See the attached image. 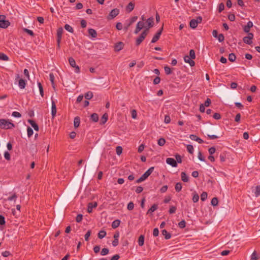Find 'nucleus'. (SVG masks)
<instances>
[{
	"mask_svg": "<svg viewBox=\"0 0 260 260\" xmlns=\"http://www.w3.org/2000/svg\"><path fill=\"white\" fill-rule=\"evenodd\" d=\"M63 28L60 27H59L57 30V39L61 40L62 38V34L63 33Z\"/></svg>",
	"mask_w": 260,
	"mask_h": 260,
	"instance_id": "obj_20",
	"label": "nucleus"
},
{
	"mask_svg": "<svg viewBox=\"0 0 260 260\" xmlns=\"http://www.w3.org/2000/svg\"><path fill=\"white\" fill-rule=\"evenodd\" d=\"M119 10L117 8L112 10L107 16V19L108 20H111L114 18L119 14Z\"/></svg>",
	"mask_w": 260,
	"mask_h": 260,
	"instance_id": "obj_5",
	"label": "nucleus"
},
{
	"mask_svg": "<svg viewBox=\"0 0 260 260\" xmlns=\"http://www.w3.org/2000/svg\"><path fill=\"white\" fill-rule=\"evenodd\" d=\"M108 118V115L107 113H105L104 114H103L101 119L100 124L102 125L104 124L107 122Z\"/></svg>",
	"mask_w": 260,
	"mask_h": 260,
	"instance_id": "obj_21",
	"label": "nucleus"
},
{
	"mask_svg": "<svg viewBox=\"0 0 260 260\" xmlns=\"http://www.w3.org/2000/svg\"><path fill=\"white\" fill-rule=\"evenodd\" d=\"M258 259V256H257V253L255 251H254L251 255L250 260H257Z\"/></svg>",
	"mask_w": 260,
	"mask_h": 260,
	"instance_id": "obj_48",
	"label": "nucleus"
},
{
	"mask_svg": "<svg viewBox=\"0 0 260 260\" xmlns=\"http://www.w3.org/2000/svg\"><path fill=\"white\" fill-rule=\"evenodd\" d=\"M208 194L206 192H203L201 195V199L202 201H205L207 198Z\"/></svg>",
	"mask_w": 260,
	"mask_h": 260,
	"instance_id": "obj_45",
	"label": "nucleus"
},
{
	"mask_svg": "<svg viewBox=\"0 0 260 260\" xmlns=\"http://www.w3.org/2000/svg\"><path fill=\"white\" fill-rule=\"evenodd\" d=\"M199 195L196 193H193V197H192V201L194 203H197L199 201Z\"/></svg>",
	"mask_w": 260,
	"mask_h": 260,
	"instance_id": "obj_40",
	"label": "nucleus"
},
{
	"mask_svg": "<svg viewBox=\"0 0 260 260\" xmlns=\"http://www.w3.org/2000/svg\"><path fill=\"white\" fill-rule=\"evenodd\" d=\"M220 160L221 162H223L225 161L226 154L224 153H222L219 155Z\"/></svg>",
	"mask_w": 260,
	"mask_h": 260,
	"instance_id": "obj_43",
	"label": "nucleus"
},
{
	"mask_svg": "<svg viewBox=\"0 0 260 260\" xmlns=\"http://www.w3.org/2000/svg\"><path fill=\"white\" fill-rule=\"evenodd\" d=\"M24 75L26 77V79L28 80H30L29 76V72L27 69H25L24 70Z\"/></svg>",
	"mask_w": 260,
	"mask_h": 260,
	"instance_id": "obj_55",
	"label": "nucleus"
},
{
	"mask_svg": "<svg viewBox=\"0 0 260 260\" xmlns=\"http://www.w3.org/2000/svg\"><path fill=\"white\" fill-rule=\"evenodd\" d=\"M135 8V4L132 2H130L126 6V10L128 12H132Z\"/></svg>",
	"mask_w": 260,
	"mask_h": 260,
	"instance_id": "obj_19",
	"label": "nucleus"
},
{
	"mask_svg": "<svg viewBox=\"0 0 260 260\" xmlns=\"http://www.w3.org/2000/svg\"><path fill=\"white\" fill-rule=\"evenodd\" d=\"M168 188V185H164L160 189V191L161 193H165L167 191V189Z\"/></svg>",
	"mask_w": 260,
	"mask_h": 260,
	"instance_id": "obj_61",
	"label": "nucleus"
},
{
	"mask_svg": "<svg viewBox=\"0 0 260 260\" xmlns=\"http://www.w3.org/2000/svg\"><path fill=\"white\" fill-rule=\"evenodd\" d=\"M124 44L122 42H119L116 43L114 46V50L115 51L118 52L123 49Z\"/></svg>",
	"mask_w": 260,
	"mask_h": 260,
	"instance_id": "obj_14",
	"label": "nucleus"
},
{
	"mask_svg": "<svg viewBox=\"0 0 260 260\" xmlns=\"http://www.w3.org/2000/svg\"><path fill=\"white\" fill-rule=\"evenodd\" d=\"M216 151V149L214 147H212L208 149V152L210 155H212Z\"/></svg>",
	"mask_w": 260,
	"mask_h": 260,
	"instance_id": "obj_63",
	"label": "nucleus"
},
{
	"mask_svg": "<svg viewBox=\"0 0 260 260\" xmlns=\"http://www.w3.org/2000/svg\"><path fill=\"white\" fill-rule=\"evenodd\" d=\"M132 117L133 119H136L137 116V111L135 109H133L131 111Z\"/></svg>",
	"mask_w": 260,
	"mask_h": 260,
	"instance_id": "obj_56",
	"label": "nucleus"
},
{
	"mask_svg": "<svg viewBox=\"0 0 260 260\" xmlns=\"http://www.w3.org/2000/svg\"><path fill=\"white\" fill-rule=\"evenodd\" d=\"M218 39V40L219 42H222L224 41V37L223 34H220L218 35L217 37L216 38Z\"/></svg>",
	"mask_w": 260,
	"mask_h": 260,
	"instance_id": "obj_53",
	"label": "nucleus"
},
{
	"mask_svg": "<svg viewBox=\"0 0 260 260\" xmlns=\"http://www.w3.org/2000/svg\"><path fill=\"white\" fill-rule=\"evenodd\" d=\"M189 57H190L192 59H195V58H196V54H195V51H194V50L191 49L189 51Z\"/></svg>",
	"mask_w": 260,
	"mask_h": 260,
	"instance_id": "obj_44",
	"label": "nucleus"
},
{
	"mask_svg": "<svg viewBox=\"0 0 260 260\" xmlns=\"http://www.w3.org/2000/svg\"><path fill=\"white\" fill-rule=\"evenodd\" d=\"M127 208L128 210H132L134 208V204L132 202H129Z\"/></svg>",
	"mask_w": 260,
	"mask_h": 260,
	"instance_id": "obj_58",
	"label": "nucleus"
},
{
	"mask_svg": "<svg viewBox=\"0 0 260 260\" xmlns=\"http://www.w3.org/2000/svg\"><path fill=\"white\" fill-rule=\"evenodd\" d=\"M52 106H51V114L53 118H54L56 114V107L55 102L52 100L51 102Z\"/></svg>",
	"mask_w": 260,
	"mask_h": 260,
	"instance_id": "obj_13",
	"label": "nucleus"
},
{
	"mask_svg": "<svg viewBox=\"0 0 260 260\" xmlns=\"http://www.w3.org/2000/svg\"><path fill=\"white\" fill-rule=\"evenodd\" d=\"M93 96L92 92L88 91L85 94V98L87 100H90Z\"/></svg>",
	"mask_w": 260,
	"mask_h": 260,
	"instance_id": "obj_39",
	"label": "nucleus"
},
{
	"mask_svg": "<svg viewBox=\"0 0 260 260\" xmlns=\"http://www.w3.org/2000/svg\"><path fill=\"white\" fill-rule=\"evenodd\" d=\"M90 120L93 122H96L99 120V115L97 113H93L91 115Z\"/></svg>",
	"mask_w": 260,
	"mask_h": 260,
	"instance_id": "obj_24",
	"label": "nucleus"
},
{
	"mask_svg": "<svg viewBox=\"0 0 260 260\" xmlns=\"http://www.w3.org/2000/svg\"><path fill=\"white\" fill-rule=\"evenodd\" d=\"M27 132L28 137H29V138H30L31 136H32V135L34 134V131L32 130V129L29 126L27 127Z\"/></svg>",
	"mask_w": 260,
	"mask_h": 260,
	"instance_id": "obj_41",
	"label": "nucleus"
},
{
	"mask_svg": "<svg viewBox=\"0 0 260 260\" xmlns=\"http://www.w3.org/2000/svg\"><path fill=\"white\" fill-rule=\"evenodd\" d=\"M10 25V22L8 20H0V27L6 28Z\"/></svg>",
	"mask_w": 260,
	"mask_h": 260,
	"instance_id": "obj_9",
	"label": "nucleus"
},
{
	"mask_svg": "<svg viewBox=\"0 0 260 260\" xmlns=\"http://www.w3.org/2000/svg\"><path fill=\"white\" fill-rule=\"evenodd\" d=\"M166 162L171 166L173 167H177V163L175 159L173 158H167L166 159Z\"/></svg>",
	"mask_w": 260,
	"mask_h": 260,
	"instance_id": "obj_8",
	"label": "nucleus"
},
{
	"mask_svg": "<svg viewBox=\"0 0 260 260\" xmlns=\"http://www.w3.org/2000/svg\"><path fill=\"white\" fill-rule=\"evenodd\" d=\"M202 21V17L201 16H198L197 18L192 19L189 22V26L191 28H196L199 23H201Z\"/></svg>",
	"mask_w": 260,
	"mask_h": 260,
	"instance_id": "obj_3",
	"label": "nucleus"
},
{
	"mask_svg": "<svg viewBox=\"0 0 260 260\" xmlns=\"http://www.w3.org/2000/svg\"><path fill=\"white\" fill-rule=\"evenodd\" d=\"M224 9V5L223 3H220L218 6V12H221Z\"/></svg>",
	"mask_w": 260,
	"mask_h": 260,
	"instance_id": "obj_64",
	"label": "nucleus"
},
{
	"mask_svg": "<svg viewBox=\"0 0 260 260\" xmlns=\"http://www.w3.org/2000/svg\"><path fill=\"white\" fill-rule=\"evenodd\" d=\"M38 87L39 88L40 95H41L42 97H43L44 96V90H43V86L42 85L41 82H38Z\"/></svg>",
	"mask_w": 260,
	"mask_h": 260,
	"instance_id": "obj_34",
	"label": "nucleus"
},
{
	"mask_svg": "<svg viewBox=\"0 0 260 260\" xmlns=\"http://www.w3.org/2000/svg\"><path fill=\"white\" fill-rule=\"evenodd\" d=\"M23 31L25 32H26L27 34H28L29 35H30V36H34V33L33 32V31L30 29H28L27 28H23Z\"/></svg>",
	"mask_w": 260,
	"mask_h": 260,
	"instance_id": "obj_49",
	"label": "nucleus"
},
{
	"mask_svg": "<svg viewBox=\"0 0 260 260\" xmlns=\"http://www.w3.org/2000/svg\"><path fill=\"white\" fill-rule=\"evenodd\" d=\"M5 217L3 215H0V225H4L5 224Z\"/></svg>",
	"mask_w": 260,
	"mask_h": 260,
	"instance_id": "obj_60",
	"label": "nucleus"
},
{
	"mask_svg": "<svg viewBox=\"0 0 260 260\" xmlns=\"http://www.w3.org/2000/svg\"><path fill=\"white\" fill-rule=\"evenodd\" d=\"M166 143V140L164 138H160L158 140V142H157V144L158 145L160 146H162L165 145Z\"/></svg>",
	"mask_w": 260,
	"mask_h": 260,
	"instance_id": "obj_42",
	"label": "nucleus"
},
{
	"mask_svg": "<svg viewBox=\"0 0 260 260\" xmlns=\"http://www.w3.org/2000/svg\"><path fill=\"white\" fill-rule=\"evenodd\" d=\"M185 225H186V222L184 220H181L178 223V226L181 229H183V228H185Z\"/></svg>",
	"mask_w": 260,
	"mask_h": 260,
	"instance_id": "obj_47",
	"label": "nucleus"
},
{
	"mask_svg": "<svg viewBox=\"0 0 260 260\" xmlns=\"http://www.w3.org/2000/svg\"><path fill=\"white\" fill-rule=\"evenodd\" d=\"M15 127V124L10 122L9 119H0V128L10 129Z\"/></svg>",
	"mask_w": 260,
	"mask_h": 260,
	"instance_id": "obj_1",
	"label": "nucleus"
},
{
	"mask_svg": "<svg viewBox=\"0 0 260 260\" xmlns=\"http://www.w3.org/2000/svg\"><path fill=\"white\" fill-rule=\"evenodd\" d=\"M116 152L117 155H120L122 152V148L121 146H117L116 148Z\"/></svg>",
	"mask_w": 260,
	"mask_h": 260,
	"instance_id": "obj_51",
	"label": "nucleus"
},
{
	"mask_svg": "<svg viewBox=\"0 0 260 260\" xmlns=\"http://www.w3.org/2000/svg\"><path fill=\"white\" fill-rule=\"evenodd\" d=\"M69 62L71 67L75 68V72H76V73L79 72V71H80L79 67L78 66H76V61L73 57H70L69 58Z\"/></svg>",
	"mask_w": 260,
	"mask_h": 260,
	"instance_id": "obj_7",
	"label": "nucleus"
},
{
	"mask_svg": "<svg viewBox=\"0 0 260 260\" xmlns=\"http://www.w3.org/2000/svg\"><path fill=\"white\" fill-rule=\"evenodd\" d=\"M148 32V28L145 29L141 34V35L137 39L136 45L139 46L146 37Z\"/></svg>",
	"mask_w": 260,
	"mask_h": 260,
	"instance_id": "obj_4",
	"label": "nucleus"
},
{
	"mask_svg": "<svg viewBox=\"0 0 260 260\" xmlns=\"http://www.w3.org/2000/svg\"><path fill=\"white\" fill-rule=\"evenodd\" d=\"M254 193L256 197L260 196V185H257L255 187Z\"/></svg>",
	"mask_w": 260,
	"mask_h": 260,
	"instance_id": "obj_30",
	"label": "nucleus"
},
{
	"mask_svg": "<svg viewBox=\"0 0 260 260\" xmlns=\"http://www.w3.org/2000/svg\"><path fill=\"white\" fill-rule=\"evenodd\" d=\"M162 235L165 236L166 239L168 240L171 238V235L170 233H168L167 230H163L161 231Z\"/></svg>",
	"mask_w": 260,
	"mask_h": 260,
	"instance_id": "obj_25",
	"label": "nucleus"
},
{
	"mask_svg": "<svg viewBox=\"0 0 260 260\" xmlns=\"http://www.w3.org/2000/svg\"><path fill=\"white\" fill-rule=\"evenodd\" d=\"M9 57L5 54L2 52H0V59L4 61H8L9 60Z\"/></svg>",
	"mask_w": 260,
	"mask_h": 260,
	"instance_id": "obj_31",
	"label": "nucleus"
},
{
	"mask_svg": "<svg viewBox=\"0 0 260 260\" xmlns=\"http://www.w3.org/2000/svg\"><path fill=\"white\" fill-rule=\"evenodd\" d=\"M158 208L157 204H153L151 208L148 210L147 214H152Z\"/></svg>",
	"mask_w": 260,
	"mask_h": 260,
	"instance_id": "obj_22",
	"label": "nucleus"
},
{
	"mask_svg": "<svg viewBox=\"0 0 260 260\" xmlns=\"http://www.w3.org/2000/svg\"><path fill=\"white\" fill-rule=\"evenodd\" d=\"M198 158L199 160L202 161H205V159L204 157L203 156L202 153L201 151H199L198 153Z\"/></svg>",
	"mask_w": 260,
	"mask_h": 260,
	"instance_id": "obj_62",
	"label": "nucleus"
},
{
	"mask_svg": "<svg viewBox=\"0 0 260 260\" xmlns=\"http://www.w3.org/2000/svg\"><path fill=\"white\" fill-rule=\"evenodd\" d=\"M90 235H91V231L88 230L84 236L85 241H88L89 240V237H90Z\"/></svg>",
	"mask_w": 260,
	"mask_h": 260,
	"instance_id": "obj_57",
	"label": "nucleus"
},
{
	"mask_svg": "<svg viewBox=\"0 0 260 260\" xmlns=\"http://www.w3.org/2000/svg\"><path fill=\"white\" fill-rule=\"evenodd\" d=\"M186 148H187V151L190 153V154H193V147L192 145H190V144H188L186 146Z\"/></svg>",
	"mask_w": 260,
	"mask_h": 260,
	"instance_id": "obj_36",
	"label": "nucleus"
},
{
	"mask_svg": "<svg viewBox=\"0 0 260 260\" xmlns=\"http://www.w3.org/2000/svg\"><path fill=\"white\" fill-rule=\"evenodd\" d=\"M163 30V27H161L156 33V34L153 36L152 40L151 43H154L156 42L159 39L160 35H161L162 31Z\"/></svg>",
	"mask_w": 260,
	"mask_h": 260,
	"instance_id": "obj_6",
	"label": "nucleus"
},
{
	"mask_svg": "<svg viewBox=\"0 0 260 260\" xmlns=\"http://www.w3.org/2000/svg\"><path fill=\"white\" fill-rule=\"evenodd\" d=\"M181 180L184 182H187L189 181L188 177L184 172L181 173Z\"/></svg>",
	"mask_w": 260,
	"mask_h": 260,
	"instance_id": "obj_23",
	"label": "nucleus"
},
{
	"mask_svg": "<svg viewBox=\"0 0 260 260\" xmlns=\"http://www.w3.org/2000/svg\"><path fill=\"white\" fill-rule=\"evenodd\" d=\"M106 236V232L105 231H100L98 234V238L103 239Z\"/></svg>",
	"mask_w": 260,
	"mask_h": 260,
	"instance_id": "obj_35",
	"label": "nucleus"
},
{
	"mask_svg": "<svg viewBox=\"0 0 260 260\" xmlns=\"http://www.w3.org/2000/svg\"><path fill=\"white\" fill-rule=\"evenodd\" d=\"M170 121H171V118H170V116L168 115H166L165 116V119H164L165 123L168 124V123H169L170 122Z\"/></svg>",
	"mask_w": 260,
	"mask_h": 260,
	"instance_id": "obj_59",
	"label": "nucleus"
},
{
	"mask_svg": "<svg viewBox=\"0 0 260 260\" xmlns=\"http://www.w3.org/2000/svg\"><path fill=\"white\" fill-rule=\"evenodd\" d=\"M147 24H148V27L147 28H148V29L152 27L153 26L154 24V18L151 17L149 18L146 21Z\"/></svg>",
	"mask_w": 260,
	"mask_h": 260,
	"instance_id": "obj_17",
	"label": "nucleus"
},
{
	"mask_svg": "<svg viewBox=\"0 0 260 260\" xmlns=\"http://www.w3.org/2000/svg\"><path fill=\"white\" fill-rule=\"evenodd\" d=\"M144 238H145V237L143 235H141L139 236L138 242V244L140 246H142L144 245Z\"/></svg>",
	"mask_w": 260,
	"mask_h": 260,
	"instance_id": "obj_26",
	"label": "nucleus"
},
{
	"mask_svg": "<svg viewBox=\"0 0 260 260\" xmlns=\"http://www.w3.org/2000/svg\"><path fill=\"white\" fill-rule=\"evenodd\" d=\"M109 249L107 248H104L102 249V251L101 252V254L102 255H105L108 254L109 253Z\"/></svg>",
	"mask_w": 260,
	"mask_h": 260,
	"instance_id": "obj_46",
	"label": "nucleus"
},
{
	"mask_svg": "<svg viewBox=\"0 0 260 260\" xmlns=\"http://www.w3.org/2000/svg\"><path fill=\"white\" fill-rule=\"evenodd\" d=\"M236 59L235 54L233 53H230L229 55V60L231 62H234Z\"/></svg>",
	"mask_w": 260,
	"mask_h": 260,
	"instance_id": "obj_33",
	"label": "nucleus"
},
{
	"mask_svg": "<svg viewBox=\"0 0 260 260\" xmlns=\"http://www.w3.org/2000/svg\"><path fill=\"white\" fill-rule=\"evenodd\" d=\"M252 40H250L249 38H248L247 37H244L243 38V42L246 44H248V45H251L252 43V41H251Z\"/></svg>",
	"mask_w": 260,
	"mask_h": 260,
	"instance_id": "obj_32",
	"label": "nucleus"
},
{
	"mask_svg": "<svg viewBox=\"0 0 260 260\" xmlns=\"http://www.w3.org/2000/svg\"><path fill=\"white\" fill-rule=\"evenodd\" d=\"M154 169L153 167H150L136 181V183H139L145 180L153 172Z\"/></svg>",
	"mask_w": 260,
	"mask_h": 260,
	"instance_id": "obj_2",
	"label": "nucleus"
},
{
	"mask_svg": "<svg viewBox=\"0 0 260 260\" xmlns=\"http://www.w3.org/2000/svg\"><path fill=\"white\" fill-rule=\"evenodd\" d=\"M120 221L119 219H116L113 221L112 223V227L113 229H116L119 226Z\"/></svg>",
	"mask_w": 260,
	"mask_h": 260,
	"instance_id": "obj_27",
	"label": "nucleus"
},
{
	"mask_svg": "<svg viewBox=\"0 0 260 260\" xmlns=\"http://www.w3.org/2000/svg\"><path fill=\"white\" fill-rule=\"evenodd\" d=\"M182 183L181 182H177L175 186L176 191L180 192L182 189Z\"/></svg>",
	"mask_w": 260,
	"mask_h": 260,
	"instance_id": "obj_29",
	"label": "nucleus"
},
{
	"mask_svg": "<svg viewBox=\"0 0 260 260\" xmlns=\"http://www.w3.org/2000/svg\"><path fill=\"white\" fill-rule=\"evenodd\" d=\"M88 33L92 38H96L97 36L96 31L93 28H89Z\"/></svg>",
	"mask_w": 260,
	"mask_h": 260,
	"instance_id": "obj_28",
	"label": "nucleus"
},
{
	"mask_svg": "<svg viewBox=\"0 0 260 260\" xmlns=\"http://www.w3.org/2000/svg\"><path fill=\"white\" fill-rule=\"evenodd\" d=\"M164 70H165V73L167 75H169V74H171V73H172L171 69L168 66H166L164 68Z\"/></svg>",
	"mask_w": 260,
	"mask_h": 260,
	"instance_id": "obj_50",
	"label": "nucleus"
},
{
	"mask_svg": "<svg viewBox=\"0 0 260 260\" xmlns=\"http://www.w3.org/2000/svg\"><path fill=\"white\" fill-rule=\"evenodd\" d=\"M253 26V23L252 22L250 21H249L247 23V25H245L244 28H243V30L245 32H249V31H250V28H251Z\"/></svg>",
	"mask_w": 260,
	"mask_h": 260,
	"instance_id": "obj_15",
	"label": "nucleus"
},
{
	"mask_svg": "<svg viewBox=\"0 0 260 260\" xmlns=\"http://www.w3.org/2000/svg\"><path fill=\"white\" fill-rule=\"evenodd\" d=\"M176 207L175 206H171L170 208V209L169 210V212L170 214H173V213H175L176 211Z\"/></svg>",
	"mask_w": 260,
	"mask_h": 260,
	"instance_id": "obj_52",
	"label": "nucleus"
},
{
	"mask_svg": "<svg viewBox=\"0 0 260 260\" xmlns=\"http://www.w3.org/2000/svg\"><path fill=\"white\" fill-rule=\"evenodd\" d=\"M189 138L193 141L198 142L199 144H202L204 143V141L200 138L197 136L196 135H190Z\"/></svg>",
	"mask_w": 260,
	"mask_h": 260,
	"instance_id": "obj_12",
	"label": "nucleus"
},
{
	"mask_svg": "<svg viewBox=\"0 0 260 260\" xmlns=\"http://www.w3.org/2000/svg\"><path fill=\"white\" fill-rule=\"evenodd\" d=\"M98 204L96 202H91L88 205L87 212L91 213L92 211L93 208H95L97 207Z\"/></svg>",
	"mask_w": 260,
	"mask_h": 260,
	"instance_id": "obj_11",
	"label": "nucleus"
},
{
	"mask_svg": "<svg viewBox=\"0 0 260 260\" xmlns=\"http://www.w3.org/2000/svg\"><path fill=\"white\" fill-rule=\"evenodd\" d=\"M184 60L185 62L188 63L191 67H193L195 64V62L193 59L188 55L184 56Z\"/></svg>",
	"mask_w": 260,
	"mask_h": 260,
	"instance_id": "obj_10",
	"label": "nucleus"
},
{
	"mask_svg": "<svg viewBox=\"0 0 260 260\" xmlns=\"http://www.w3.org/2000/svg\"><path fill=\"white\" fill-rule=\"evenodd\" d=\"M218 199L216 197H214L213 198L212 200H211V205L213 206H216L218 205Z\"/></svg>",
	"mask_w": 260,
	"mask_h": 260,
	"instance_id": "obj_38",
	"label": "nucleus"
},
{
	"mask_svg": "<svg viewBox=\"0 0 260 260\" xmlns=\"http://www.w3.org/2000/svg\"><path fill=\"white\" fill-rule=\"evenodd\" d=\"M64 28L66 30H67V31H68L70 32L73 33L74 31L73 28L69 24H65Z\"/></svg>",
	"mask_w": 260,
	"mask_h": 260,
	"instance_id": "obj_37",
	"label": "nucleus"
},
{
	"mask_svg": "<svg viewBox=\"0 0 260 260\" xmlns=\"http://www.w3.org/2000/svg\"><path fill=\"white\" fill-rule=\"evenodd\" d=\"M80 124V118L78 116H76L74 118V126L75 128H77L79 126Z\"/></svg>",
	"mask_w": 260,
	"mask_h": 260,
	"instance_id": "obj_18",
	"label": "nucleus"
},
{
	"mask_svg": "<svg viewBox=\"0 0 260 260\" xmlns=\"http://www.w3.org/2000/svg\"><path fill=\"white\" fill-rule=\"evenodd\" d=\"M28 123L31 125V126L34 128V129L36 131H39V127L38 125L35 122V121L31 119L28 120Z\"/></svg>",
	"mask_w": 260,
	"mask_h": 260,
	"instance_id": "obj_16",
	"label": "nucleus"
},
{
	"mask_svg": "<svg viewBox=\"0 0 260 260\" xmlns=\"http://www.w3.org/2000/svg\"><path fill=\"white\" fill-rule=\"evenodd\" d=\"M83 219V215L81 214H78L76 218V221L77 222H80Z\"/></svg>",
	"mask_w": 260,
	"mask_h": 260,
	"instance_id": "obj_54",
	"label": "nucleus"
}]
</instances>
